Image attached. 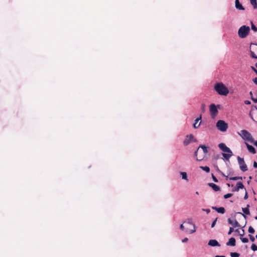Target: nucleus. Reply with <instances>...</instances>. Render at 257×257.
<instances>
[{"label":"nucleus","instance_id":"f257e3e1","mask_svg":"<svg viewBox=\"0 0 257 257\" xmlns=\"http://www.w3.org/2000/svg\"><path fill=\"white\" fill-rule=\"evenodd\" d=\"M208 151L207 148L204 145H200L194 153L197 161H202L205 157Z\"/></svg>","mask_w":257,"mask_h":257},{"label":"nucleus","instance_id":"f03ea898","mask_svg":"<svg viewBox=\"0 0 257 257\" xmlns=\"http://www.w3.org/2000/svg\"><path fill=\"white\" fill-rule=\"evenodd\" d=\"M214 89L219 95L226 96L229 93V90L222 82H218L214 85Z\"/></svg>","mask_w":257,"mask_h":257},{"label":"nucleus","instance_id":"7ed1b4c3","mask_svg":"<svg viewBox=\"0 0 257 257\" xmlns=\"http://www.w3.org/2000/svg\"><path fill=\"white\" fill-rule=\"evenodd\" d=\"M218 147L223 152L227 153V154H226V153L222 154L223 157L226 160H228L230 158V157L232 155V153L231 151L224 144L220 143L218 145Z\"/></svg>","mask_w":257,"mask_h":257},{"label":"nucleus","instance_id":"20e7f679","mask_svg":"<svg viewBox=\"0 0 257 257\" xmlns=\"http://www.w3.org/2000/svg\"><path fill=\"white\" fill-rule=\"evenodd\" d=\"M185 223V229L184 231L188 233L191 234L196 231L195 225L192 222L191 219H188V221L184 222Z\"/></svg>","mask_w":257,"mask_h":257},{"label":"nucleus","instance_id":"39448f33","mask_svg":"<svg viewBox=\"0 0 257 257\" xmlns=\"http://www.w3.org/2000/svg\"><path fill=\"white\" fill-rule=\"evenodd\" d=\"M250 31L249 27L245 25L240 27L238 31V36L240 38H244L247 37Z\"/></svg>","mask_w":257,"mask_h":257},{"label":"nucleus","instance_id":"423d86ee","mask_svg":"<svg viewBox=\"0 0 257 257\" xmlns=\"http://www.w3.org/2000/svg\"><path fill=\"white\" fill-rule=\"evenodd\" d=\"M216 127L221 132H225L228 128V124L223 120H219L216 123Z\"/></svg>","mask_w":257,"mask_h":257},{"label":"nucleus","instance_id":"0eeeda50","mask_svg":"<svg viewBox=\"0 0 257 257\" xmlns=\"http://www.w3.org/2000/svg\"><path fill=\"white\" fill-rule=\"evenodd\" d=\"M240 135L241 136L243 139L249 141L250 142H252L253 139L251 134L246 130H242L241 131V134Z\"/></svg>","mask_w":257,"mask_h":257},{"label":"nucleus","instance_id":"6e6552de","mask_svg":"<svg viewBox=\"0 0 257 257\" xmlns=\"http://www.w3.org/2000/svg\"><path fill=\"white\" fill-rule=\"evenodd\" d=\"M191 142H196L197 140L194 138L193 135H187L183 141V145L185 146L188 145Z\"/></svg>","mask_w":257,"mask_h":257},{"label":"nucleus","instance_id":"1a4fd4ad","mask_svg":"<svg viewBox=\"0 0 257 257\" xmlns=\"http://www.w3.org/2000/svg\"><path fill=\"white\" fill-rule=\"evenodd\" d=\"M238 163L239 165V167L240 170L242 172H245L247 170V167L244 161V159L243 158H240V157H237Z\"/></svg>","mask_w":257,"mask_h":257},{"label":"nucleus","instance_id":"9d476101","mask_svg":"<svg viewBox=\"0 0 257 257\" xmlns=\"http://www.w3.org/2000/svg\"><path fill=\"white\" fill-rule=\"evenodd\" d=\"M209 108H210V111L212 116H215L217 114L218 110H217L216 105L214 104H210V106H209Z\"/></svg>","mask_w":257,"mask_h":257},{"label":"nucleus","instance_id":"9b49d317","mask_svg":"<svg viewBox=\"0 0 257 257\" xmlns=\"http://www.w3.org/2000/svg\"><path fill=\"white\" fill-rule=\"evenodd\" d=\"M228 223L232 225L233 227H240V225L238 221L236 220H232L231 218H228Z\"/></svg>","mask_w":257,"mask_h":257},{"label":"nucleus","instance_id":"f8f14e48","mask_svg":"<svg viewBox=\"0 0 257 257\" xmlns=\"http://www.w3.org/2000/svg\"><path fill=\"white\" fill-rule=\"evenodd\" d=\"M249 207V205H247V207H245V208H242V210L244 214H243L242 213H240V212H237V213L241 215L245 219L246 218V216L244 215V214H246V215H249L250 214L249 210L248 209V207Z\"/></svg>","mask_w":257,"mask_h":257},{"label":"nucleus","instance_id":"ddd939ff","mask_svg":"<svg viewBox=\"0 0 257 257\" xmlns=\"http://www.w3.org/2000/svg\"><path fill=\"white\" fill-rule=\"evenodd\" d=\"M212 209L216 210L218 213L223 214L224 213L225 210L224 207H217L215 206L212 207Z\"/></svg>","mask_w":257,"mask_h":257},{"label":"nucleus","instance_id":"4468645a","mask_svg":"<svg viewBox=\"0 0 257 257\" xmlns=\"http://www.w3.org/2000/svg\"><path fill=\"white\" fill-rule=\"evenodd\" d=\"M208 244L211 246H219L220 244L215 239H211L209 241Z\"/></svg>","mask_w":257,"mask_h":257},{"label":"nucleus","instance_id":"2eb2a0df","mask_svg":"<svg viewBox=\"0 0 257 257\" xmlns=\"http://www.w3.org/2000/svg\"><path fill=\"white\" fill-rule=\"evenodd\" d=\"M235 7L236 9H237L239 10H244V8L240 3L239 0L235 1Z\"/></svg>","mask_w":257,"mask_h":257},{"label":"nucleus","instance_id":"dca6fc26","mask_svg":"<svg viewBox=\"0 0 257 257\" xmlns=\"http://www.w3.org/2000/svg\"><path fill=\"white\" fill-rule=\"evenodd\" d=\"M235 239L233 237H231L229 239L228 241L226 242V245L234 246L235 245Z\"/></svg>","mask_w":257,"mask_h":257},{"label":"nucleus","instance_id":"f3484780","mask_svg":"<svg viewBox=\"0 0 257 257\" xmlns=\"http://www.w3.org/2000/svg\"><path fill=\"white\" fill-rule=\"evenodd\" d=\"M246 145L247 150L249 152L252 153L253 154H255L256 151L253 147H252L251 145H248L247 143H246Z\"/></svg>","mask_w":257,"mask_h":257},{"label":"nucleus","instance_id":"a211bd4d","mask_svg":"<svg viewBox=\"0 0 257 257\" xmlns=\"http://www.w3.org/2000/svg\"><path fill=\"white\" fill-rule=\"evenodd\" d=\"M208 185L211 187L213 190L215 191H218L220 190V187L217 186V185L213 183H210L208 184Z\"/></svg>","mask_w":257,"mask_h":257},{"label":"nucleus","instance_id":"6ab92c4d","mask_svg":"<svg viewBox=\"0 0 257 257\" xmlns=\"http://www.w3.org/2000/svg\"><path fill=\"white\" fill-rule=\"evenodd\" d=\"M201 119V115H200V116L199 117L195 119V123L193 124V127L194 128H197L199 127V126L201 124V121L200 122V123L198 124H197V123L199 121V120H200Z\"/></svg>","mask_w":257,"mask_h":257},{"label":"nucleus","instance_id":"aec40b11","mask_svg":"<svg viewBox=\"0 0 257 257\" xmlns=\"http://www.w3.org/2000/svg\"><path fill=\"white\" fill-rule=\"evenodd\" d=\"M250 3L252 5L254 9H257L256 0H250Z\"/></svg>","mask_w":257,"mask_h":257},{"label":"nucleus","instance_id":"412c9836","mask_svg":"<svg viewBox=\"0 0 257 257\" xmlns=\"http://www.w3.org/2000/svg\"><path fill=\"white\" fill-rule=\"evenodd\" d=\"M200 168L207 173L210 172V168L208 166H200Z\"/></svg>","mask_w":257,"mask_h":257},{"label":"nucleus","instance_id":"4be33fe9","mask_svg":"<svg viewBox=\"0 0 257 257\" xmlns=\"http://www.w3.org/2000/svg\"><path fill=\"white\" fill-rule=\"evenodd\" d=\"M236 187L238 189H243L244 188V185H243L242 182H238L236 184Z\"/></svg>","mask_w":257,"mask_h":257},{"label":"nucleus","instance_id":"5701e85b","mask_svg":"<svg viewBox=\"0 0 257 257\" xmlns=\"http://www.w3.org/2000/svg\"><path fill=\"white\" fill-rule=\"evenodd\" d=\"M180 174L182 176V178L183 179L188 181V180L187 179V173L186 172H180Z\"/></svg>","mask_w":257,"mask_h":257},{"label":"nucleus","instance_id":"b1692460","mask_svg":"<svg viewBox=\"0 0 257 257\" xmlns=\"http://www.w3.org/2000/svg\"><path fill=\"white\" fill-rule=\"evenodd\" d=\"M254 109H256L257 110V106H255V105H252L251 106V109H250V111L249 112V116L250 117H252V113H253V110Z\"/></svg>","mask_w":257,"mask_h":257},{"label":"nucleus","instance_id":"393cba45","mask_svg":"<svg viewBox=\"0 0 257 257\" xmlns=\"http://www.w3.org/2000/svg\"><path fill=\"white\" fill-rule=\"evenodd\" d=\"M242 178L241 177H233L229 178V180H233V181H235V180H242Z\"/></svg>","mask_w":257,"mask_h":257},{"label":"nucleus","instance_id":"a878e982","mask_svg":"<svg viewBox=\"0 0 257 257\" xmlns=\"http://www.w3.org/2000/svg\"><path fill=\"white\" fill-rule=\"evenodd\" d=\"M251 29L255 32H257V28L252 23V22H251Z\"/></svg>","mask_w":257,"mask_h":257},{"label":"nucleus","instance_id":"bb28decb","mask_svg":"<svg viewBox=\"0 0 257 257\" xmlns=\"http://www.w3.org/2000/svg\"><path fill=\"white\" fill-rule=\"evenodd\" d=\"M230 256L231 257H239V254L237 252H231Z\"/></svg>","mask_w":257,"mask_h":257},{"label":"nucleus","instance_id":"cd10ccee","mask_svg":"<svg viewBox=\"0 0 257 257\" xmlns=\"http://www.w3.org/2000/svg\"><path fill=\"white\" fill-rule=\"evenodd\" d=\"M240 240L243 243H247L248 242V239L246 237H240Z\"/></svg>","mask_w":257,"mask_h":257},{"label":"nucleus","instance_id":"c85d7f7f","mask_svg":"<svg viewBox=\"0 0 257 257\" xmlns=\"http://www.w3.org/2000/svg\"><path fill=\"white\" fill-rule=\"evenodd\" d=\"M251 249L253 251H256V250H257V246L255 244H252L251 245Z\"/></svg>","mask_w":257,"mask_h":257},{"label":"nucleus","instance_id":"c756f323","mask_svg":"<svg viewBox=\"0 0 257 257\" xmlns=\"http://www.w3.org/2000/svg\"><path fill=\"white\" fill-rule=\"evenodd\" d=\"M232 196V194H231V193H227V194H225L224 195V198L225 199H227V198H228L229 197H231Z\"/></svg>","mask_w":257,"mask_h":257},{"label":"nucleus","instance_id":"7c9ffc66","mask_svg":"<svg viewBox=\"0 0 257 257\" xmlns=\"http://www.w3.org/2000/svg\"><path fill=\"white\" fill-rule=\"evenodd\" d=\"M250 233H253L254 232V229L251 226H249L248 230Z\"/></svg>","mask_w":257,"mask_h":257},{"label":"nucleus","instance_id":"2f4dec72","mask_svg":"<svg viewBox=\"0 0 257 257\" xmlns=\"http://www.w3.org/2000/svg\"><path fill=\"white\" fill-rule=\"evenodd\" d=\"M251 118L255 122H257V112L254 113V117L252 115Z\"/></svg>","mask_w":257,"mask_h":257},{"label":"nucleus","instance_id":"473e14b6","mask_svg":"<svg viewBox=\"0 0 257 257\" xmlns=\"http://www.w3.org/2000/svg\"><path fill=\"white\" fill-rule=\"evenodd\" d=\"M217 219H218L217 218H216L215 219V220H214L213 221V222L212 223V224H211V227H212V228L214 227V226L215 225V224H216V221H217Z\"/></svg>","mask_w":257,"mask_h":257},{"label":"nucleus","instance_id":"72a5a7b5","mask_svg":"<svg viewBox=\"0 0 257 257\" xmlns=\"http://www.w3.org/2000/svg\"><path fill=\"white\" fill-rule=\"evenodd\" d=\"M234 231V229L233 227H230L229 231L228 232V234L230 235L232 233V232Z\"/></svg>","mask_w":257,"mask_h":257},{"label":"nucleus","instance_id":"f704fd0d","mask_svg":"<svg viewBox=\"0 0 257 257\" xmlns=\"http://www.w3.org/2000/svg\"><path fill=\"white\" fill-rule=\"evenodd\" d=\"M212 178L213 180L215 182H218L217 179L214 176V175L213 174H212Z\"/></svg>","mask_w":257,"mask_h":257},{"label":"nucleus","instance_id":"c9c22d12","mask_svg":"<svg viewBox=\"0 0 257 257\" xmlns=\"http://www.w3.org/2000/svg\"><path fill=\"white\" fill-rule=\"evenodd\" d=\"M248 236H249V238L251 241H252V242L254 241L255 238L252 235L249 234Z\"/></svg>","mask_w":257,"mask_h":257},{"label":"nucleus","instance_id":"e433bc0d","mask_svg":"<svg viewBox=\"0 0 257 257\" xmlns=\"http://www.w3.org/2000/svg\"><path fill=\"white\" fill-rule=\"evenodd\" d=\"M251 56L252 58L257 59V56L254 54V53L251 51Z\"/></svg>","mask_w":257,"mask_h":257},{"label":"nucleus","instance_id":"4c0bfd02","mask_svg":"<svg viewBox=\"0 0 257 257\" xmlns=\"http://www.w3.org/2000/svg\"><path fill=\"white\" fill-rule=\"evenodd\" d=\"M205 108V104H201V109L203 111H204Z\"/></svg>","mask_w":257,"mask_h":257},{"label":"nucleus","instance_id":"58836bf2","mask_svg":"<svg viewBox=\"0 0 257 257\" xmlns=\"http://www.w3.org/2000/svg\"><path fill=\"white\" fill-rule=\"evenodd\" d=\"M251 99L255 103H257V98H254L253 96H251Z\"/></svg>","mask_w":257,"mask_h":257},{"label":"nucleus","instance_id":"ea45409f","mask_svg":"<svg viewBox=\"0 0 257 257\" xmlns=\"http://www.w3.org/2000/svg\"><path fill=\"white\" fill-rule=\"evenodd\" d=\"M185 224V223H183V224H181V225H180V229L184 230V229L185 228V225H184Z\"/></svg>","mask_w":257,"mask_h":257},{"label":"nucleus","instance_id":"a19ab883","mask_svg":"<svg viewBox=\"0 0 257 257\" xmlns=\"http://www.w3.org/2000/svg\"><path fill=\"white\" fill-rule=\"evenodd\" d=\"M244 234V229H242L241 230V231H240V232L239 233V235L241 236H243Z\"/></svg>","mask_w":257,"mask_h":257},{"label":"nucleus","instance_id":"79ce46f5","mask_svg":"<svg viewBox=\"0 0 257 257\" xmlns=\"http://www.w3.org/2000/svg\"><path fill=\"white\" fill-rule=\"evenodd\" d=\"M218 171L221 173V174L223 176H224L226 177V179H228V177L227 176H226L223 173H222V172H221L220 170H218Z\"/></svg>","mask_w":257,"mask_h":257},{"label":"nucleus","instance_id":"37998d69","mask_svg":"<svg viewBox=\"0 0 257 257\" xmlns=\"http://www.w3.org/2000/svg\"><path fill=\"white\" fill-rule=\"evenodd\" d=\"M244 103H245V104L249 105V104H250L251 102H250V101H249V100H245V101H244Z\"/></svg>","mask_w":257,"mask_h":257},{"label":"nucleus","instance_id":"c03bdc74","mask_svg":"<svg viewBox=\"0 0 257 257\" xmlns=\"http://www.w3.org/2000/svg\"><path fill=\"white\" fill-rule=\"evenodd\" d=\"M188 239L187 237L184 238L183 239H182V242H186L188 241Z\"/></svg>","mask_w":257,"mask_h":257},{"label":"nucleus","instance_id":"a18cd8bd","mask_svg":"<svg viewBox=\"0 0 257 257\" xmlns=\"http://www.w3.org/2000/svg\"><path fill=\"white\" fill-rule=\"evenodd\" d=\"M253 167H254V168H257V163H256L255 161H254V162H253Z\"/></svg>","mask_w":257,"mask_h":257},{"label":"nucleus","instance_id":"49530a36","mask_svg":"<svg viewBox=\"0 0 257 257\" xmlns=\"http://www.w3.org/2000/svg\"><path fill=\"white\" fill-rule=\"evenodd\" d=\"M253 82L257 85V78L253 79Z\"/></svg>","mask_w":257,"mask_h":257},{"label":"nucleus","instance_id":"de8ad7c7","mask_svg":"<svg viewBox=\"0 0 257 257\" xmlns=\"http://www.w3.org/2000/svg\"><path fill=\"white\" fill-rule=\"evenodd\" d=\"M239 189H238L237 188H236V187H234L233 189H232V191L234 192V191H238Z\"/></svg>","mask_w":257,"mask_h":257},{"label":"nucleus","instance_id":"09e8293b","mask_svg":"<svg viewBox=\"0 0 257 257\" xmlns=\"http://www.w3.org/2000/svg\"><path fill=\"white\" fill-rule=\"evenodd\" d=\"M248 198V195L246 192H245V195L244 196V199H246Z\"/></svg>","mask_w":257,"mask_h":257},{"label":"nucleus","instance_id":"8fccbe9b","mask_svg":"<svg viewBox=\"0 0 257 257\" xmlns=\"http://www.w3.org/2000/svg\"><path fill=\"white\" fill-rule=\"evenodd\" d=\"M234 231L235 232H237V233H238L239 234V233H240V231H239V229H236L234 230Z\"/></svg>","mask_w":257,"mask_h":257},{"label":"nucleus","instance_id":"3c124183","mask_svg":"<svg viewBox=\"0 0 257 257\" xmlns=\"http://www.w3.org/2000/svg\"><path fill=\"white\" fill-rule=\"evenodd\" d=\"M206 211L207 213H209L210 212V210L209 209H207L206 210Z\"/></svg>","mask_w":257,"mask_h":257},{"label":"nucleus","instance_id":"603ef678","mask_svg":"<svg viewBox=\"0 0 257 257\" xmlns=\"http://www.w3.org/2000/svg\"><path fill=\"white\" fill-rule=\"evenodd\" d=\"M215 257H225V256L224 255H216Z\"/></svg>","mask_w":257,"mask_h":257},{"label":"nucleus","instance_id":"864d4df0","mask_svg":"<svg viewBox=\"0 0 257 257\" xmlns=\"http://www.w3.org/2000/svg\"><path fill=\"white\" fill-rule=\"evenodd\" d=\"M251 69H252V70L255 72L256 71V69H255L253 67H251Z\"/></svg>","mask_w":257,"mask_h":257},{"label":"nucleus","instance_id":"5fc2aeb1","mask_svg":"<svg viewBox=\"0 0 257 257\" xmlns=\"http://www.w3.org/2000/svg\"><path fill=\"white\" fill-rule=\"evenodd\" d=\"M249 95H250V97H251V96H252V92L251 91H250V92H249Z\"/></svg>","mask_w":257,"mask_h":257},{"label":"nucleus","instance_id":"6e6d98bb","mask_svg":"<svg viewBox=\"0 0 257 257\" xmlns=\"http://www.w3.org/2000/svg\"><path fill=\"white\" fill-rule=\"evenodd\" d=\"M254 144L257 147V141L254 143Z\"/></svg>","mask_w":257,"mask_h":257},{"label":"nucleus","instance_id":"4d7b16f0","mask_svg":"<svg viewBox=\"0 0 257 257\" xmlns=\"http://www.w3.org/2000/svg\"><path fill=\"white\" fill-rule=\"evenodd\" d=\"M202 153H200L199 152V153H198V156H199V155H201V154Z\"/></svg>","mask_w":257,"mask_h":257},{"label":"nucleus","instance_id":"13d9d810","mask_svg":"<svg viewBox=\"0 0 257 257\" xmlns=\"http://www.w3.org/2000/svg\"><path fill=\"white\" fill-rule=\"evenodd\" d=\"M249 180L252 179V177H251V176H249Z\"/></svg>","mask_w":257,"mask_h":257},{"label":"nucleus","instance_id":"bf43d9fd","mask_svg":"<svg viewBox=\"0 0 257 257\" xmlns=\"http://www.w3.org/2000/svg\"><path fill=\"white\" fill-rule=\"evenodd\" d=\"M254 72L257 74V70Z\"/></svg>","mask_w":257,"mask_h":257},{"label":"nucleus","instance_id":"052dcab7","mask_svg":"<svg viewBox=\"0 0 257 257\" xmlns=\"http://www.w3.org/2000/svg\"><path fill=\"white\" fill-rule=\"evenodd\" d=\"M196 194H199L198 192H197H197H196Z\"/></svg>","mask_w":257,"mask_h":257},{"label":"nucleus","instance_id":"680f3d73","mask_svg":"<svg viewBox=\"0 0 257 257\" xmlns=\"http://www.w3.org/2000/svg\"><path fill=\"white\" fill-rule=\"evenodd\" d=\"M227 185L228 186H229V187L230 186L229 184H227Z\"/></svg>","mask_w":257,"mask_h":257},{"label":"nucleus","instance_id":"e2e57ef3","mask_svg":"<svg viewBox=\"0 0 257 257\" xmlns=\"http://www.w3.org/2000/svg\"><path fill=\"white\" fill-rule=\"evenodd\" d=\"M255 66L257 68V63L255 64Z\"/></svg>","mask_w":257,"mask_h":257},{"label":"nucleus","instance_id":"0e129e2a","mask_svg":"<svg viewBox=\"0 0 257 257\" xmlns=\"http://www.w3.org/2000/svg\"><path fill=\"white\" fill-rule=\"evenodd\" d=\"M255 219L257 220V216L255 217Z\"/></svg>","mask_w":257,"mask_h":257},{"label":"nucleus","instance_id":"69168bd1","mask_svg":"<svg viewBox=\"0 0 257 257\" xmlns=\"http://www.w3.org/2000/svg\"><path fill=\"white\" fill-rule=\"evenodd\" d=\"M255 237H256V238H257V235H256V236H255Z\"/></svg>","mask_w":257,"mask_h":257}]
</instances>
